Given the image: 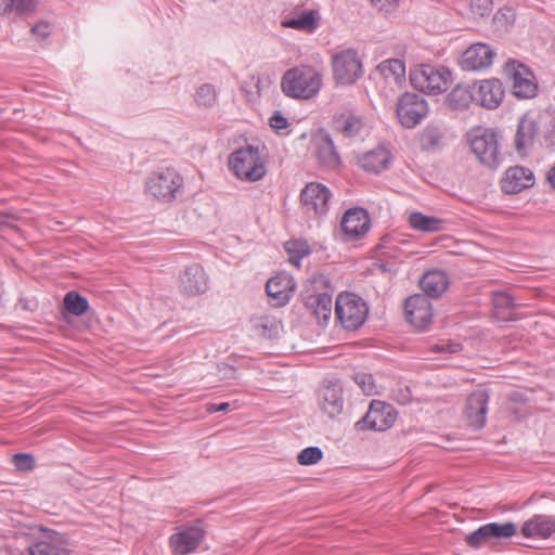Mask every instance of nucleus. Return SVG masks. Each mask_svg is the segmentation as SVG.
<instances>
[{"instance_id": "f257e3e1", "label": "nucleus", "mask_w": 555, "mask_h": 555, "mask_svg": "<svg viewBox=\"0 0 555 555\" xmlns=\"http://www.w3.org/2000/svg\"><path fill=\"white\" fill-rule=\"evenodd\" d=\"M229 168L234 176L248 182L261 180L267 173L266 156L259 146L247 144L229 155Z\"/></svg>"}, {"instance_id": "f03ea898", "label": "nucleus", "mask_w": 555, "mask_h": 555, "mask_svg": "<svg viewBox=\"0 0 555 555\" xmlns=\"http://www.w3.org/2000/svg\"><path fill=\"white\" fill-rule=\"evenodd\" d=\"M332 287L323 274H314L308 280L302 293L305 307L314 315L319 323L326 324L332 314Z\"/></svg>"}, {"instance_id": "7ed1b4c3", "label": "nucleus", "mask_w": 555, "mask_h": 555, "mask_svg": "<svg viewBox=\"0 0 555 555\" xmlns=\"http://www.w3.org/2000/svg\"><path fill=\"white\" fill-rule=\"evenodd\" d=\"M555 124L548 113H527L519 120L515 135L516 150L520 153L530 147L535 138L543 135L553 143Z\"/></svg>"}, {"instance_id": "20e7f679", "label": "nucleus", "mask_w": 555, "mask_h": 555, "mask_svg": "<svg viewBox=\"0 0 555 555\" xmlns=\"http://www.w3.org/2000/svg\"><path fill=\"white\" fill-rule=\"evenodd\" d=\"M322 85L321 75L310 66H297L286 70L281 80L282 91L289 98L310 99Z\"/></svg>"}, {"instance_id": "39448f33", "label": "nucleus", "mask_w": 555, "mask_h": 555, "mask_svg": "<svg viewBox=\"0 0 555 555\" xmlns=\"http://www.w3.org/2000/svg\"><path fill=\"white\" fill-rule=\"evenodd\" d=\"M470 151L483 166L495 169L502 162L498 134L489 128L476 127L467 133Z\"/></svg>"}, {"instance_id": "423d86ee", "label": "nucleus", "mask_w": 555, "mask_h": 555, "mask_svg": "<svg viewBox=\"0 0 555 555\" xmlns=\"http://www.w3.org/2000/svg\"><path fill=\"white\" fill-rule=\"evenodd\" d=\"M369 314V307L360 296L353 293H340L335 301L336 320L347 331L361 327Z\"/></svg>"}, {"instance_id": "0eeeda50", "label": "nucleus", "mask_w": 555, "mask_h": 555, "mask_svg": "<svg viewBox=\"0 0 555 555\" xmlns=\"http://www.w3.org/2000/svg\"><path fill=\"white\" fill-rule=\"evenodd\" d=\"M145 189L154 198L171 202L183 189V178L172 167L162 168L147 177Z\"/></svg>"}, {"instance_id": "6e6552de", "label": "nucleus", "mask_w": 555, "mask_h": 555, "mask_svg": "<svg viewBox=\"0 0 555 555\" xmlns=\"http://www.w3.org/2000/svg\"><path fill=\"white\" fill-rule=\"evenodd\" d=\"M452 79L451 72L443 67L423 64L411 70L410 81L412 86L428 94H438L446 91Z\"/></svg>"}, {"instance_id": "1a4fd4ad", "label": "nucleus", "mask_w": 555, "mask_h": 555, "mask_svg": "<svg viewBox=\"0 0 555 555\" xmlns=\"http://www.w3.org/2000/svg\"><path fill=\"white\" fill-rule=\"evenodd\" d=\"M205 537L201 521L177 527L169 538V546L173 555H188L195 552Z\"/></svg>"}, {"instance_id": "9d476101", "label": "nucleus", "mask_w": 555, "mask_h": 555, "mask_svg": "<svg viewBox=\"0 0 555 555\" xmlns=\"http://www.w3.org/2000/svg\"><path fill=\"white\" fill-rule=\"evenodd\" d=\"M397 420V411L386 402L373 400L365 415L356 423L358 429L384 431L390 428Z\"/></svg>"}, {"instance_id": "9b49d317", "label": "nucleus", "mask_w": 555, "mask_h": 555, "mask_svg": "<svg viewBox=\"0 0 555 555\" xmlns=\"http://www.w3.org/2000/svg\"><path fill=\"white\" fill-rule=\"evenodd\" d=\"M396 113L403 127L414 128L427 115L428 105L424 96L408 92L399 99Z\"/></svg>"}, {"instance_id": "f8f14e48", "label": "nucleus", "mask_w": 555, "mask_h": 555, "mask_svg": "<svg viewBox=\"0 0 555 555\" xmlns=\"http://www.w3.org/2000/svg\"><path fill=\"white\" fill-rule=\"evenodd\" d=\"M516 532L517 527L514 522H489L467 534L465 541L469 546L477 548L489 542L509 539Z\"/></svg>"}, {"instance_id": "ddd939ff", "label": "nucleus", "mask_w": 555, "mask_h": 555, "mask_svg": "<svg viewBox=\"0 0 555 555\" xmlns=\"http://www.w3.org/2000/svg\"><path fill=\"white\" fill-rule=\"evenodd\" d=\"M334 77L341 85H351L362 75V63L354 50H345L333 57Z\"/></svg>"}, {"instance_id": "4468645a", "label": "nucleus", "mask_w": 555, "mask_h": 555, "mask_svg": "<svg viewBox=\"0 0 555 555\" xmlns=\"http://www.w3.org/2000/svg\"><path fill=\"white\" fill-rule=\"evenodd\" d=\"M495 50L485 42H476L469 46L460 60V66L464 72H478L489 68L494 60Z\"/></svg>"}, {"instance_id": "2eb2a0df", "label": "nucleus", "mask_w": 555, "mask_h": 555, "mask_svg": "<svg viewBox=\"0 0 555 555\" xmlns=\"http://www.w3.org/2000/svg\"><path fill=\"white\" fill-rule=\"evenodd\" d=\"M330 190L318 182L308 183L300 194V202L306 212L324 216L328 211Z\"/></svg>"}, {"instance_id": "dca6fc26", "label": "nucleus", "mask_w": 555, "mask_h": 555, "mask_svg": "<svg viewBox=\"0 0 555 555\" xmlns=\"http://www.w3.org/2000/svg\"><path fill=\"white\" fill-rule=\"evenodd\" d=\"M489 392L478 389L469 393L466 399L464 415L468 426L480 429L486 425Z\"/></svg>"}, {"instance_id": "f3484780", "label": "nucleus", "mask_w": 555, "mask_h": 555, "mask_svg": "<svg viewBox=\"0 0 555 555\" xmlns=\"http://www.w3.org/2000/svg\"><path fill=\"white\" fill-rule=\"evenodd\" d=\"M404 311L406 320L416 328H426L433 320V308L429 299L424 295H413L405 300Z\"/></svg>"}, {"instance_id": "a211bd4d", "label": "nucleus", "mask_w": 555, "mask_h": 555, "mask_svg": "<svg viewBox=\"0 0 555 555\" xmlns=\"http://www.w3.org/2000/svg\"><path fill=\"white\" fill-rule=\"evenodd\" d=\"M507 69L513 77V92L517 98L530 99L537 93V85L527 67L516 61L507 63Z\"/></svg>"}, {"instance_id": "6ab92c4d", "label": "nucleus", "mask_w": 555, "mask_h": 555, "mask_svg": "<svg viewBox=\"0 0 555 555\" xmlns=\"http://www.w3.org/2000/svg\"><path fill=\"white\" fill-rule=\"evenodd\" d=\"M295 291V282L292 275L281 272L271 278L266 285L267 295L274 301V306L286 305Z\"/></svg>"}, {"instance_id": "aec40b11", "label": "nucleus", "mask_w": 555, "mask_h": 555, "mask_svg": "<svg viewBox=\"0 0 555 555\" xmlns=\"http://www.w3.org/2000/svg\"><path fill=\"white\" fill-rule=\"evenodd\" d=\"M180 288L188 296H196L208 289V278L201 264L193 263L185 268L180 276Z\"/></svg>"}, {"instance_id": "412c9836", "label": "nucleus", "mask_w": 555, "mask_h": 555, "mask_svg": "<svg viewBox=\"0 0 555 555\" xmlns=\"http://www.w3.org/2000/svg\"><path fill=\"white\" fill-rule=\"evenodd\" d=\"M319 21L318 11L297 7L282 20L281 25L285 28L312 34L319 27Z\"/></svg>"}, {"instance_id": "4be33fe9", "label": "nucleus", "mask_w": 555, "mask_h": 555, "mask_svg": "<svg viewBox=\"0 0 555 555\" xmlns=\"http://www.w3.org/2000/svg\"><path fill=\"white\" fill-rule=\"evenodd\" d=\"M340 227L346 238H358L370 229V218L364 209L351 208L344 214Z\"/></svg>"}, {"instance_id": "5701e85b", "label": "nucleus", "mask_w": 555, "mask_h": 555, "mask_svg": "<svg viewBox=\"0 0 555 555\" xmlns=\"http://www.w3.org/2000/svg\"><path fill=\"white\" fill-rule=\"evenodd\" d=\"M534 184L533 172L522 166L511 167L505 171L502 189L507 194H517Z\"/></svg>"}, {"instance_id": "b1692460", "label": "nucleus", "mask_w": 555, "mask_h": 555, "mask_svg": "<svg viewBox=\"0 0 555 555\" xmlns=\"http://www.w3.org/2000/svg\"><path fill=\"white\" fill-rule=\"evenodd\" d=\"M474 96L476 103L486 108L493 109L502 102L504 90L498 79L483 80L475 90Z\"/></svg>"}, {"instance_id": "393cba45", "label": "nucleus", "mask_w": 555, "mask_h": 555, "mask_svg": "<svg viewBox=\"0 0 555 555\" xmlns=\"http://www.w3.org/2000/svg\"><path fill=\"white\" fill-rule=\"evenodd\" d=\"M520 532L526 538L547 539L555 533V518L534 515L524 522Z\"/></svg>"}, {"instance_id": "a878e982", "label": "nucleus", "mask_w": 555, "mask_h": 555, "mask_svg": "<svg viewBox=\"0 0 555 555\" xmlns=\"http://www.w3.org/2000/svg\"><path fill=\"white\" fill-rule=\"evenodd\" d=\"M420 286L426 297L438 298L449 286L448 274L443 270L435 269L427 271L420 280Z\"/></svg>"}, {"instance_id": "bb28decb", "label": "nucleus", "mask_w": 555, "mask_h": 555, "mask_svg": "<svg viewBox=\"0 0 555 555\" xmlns=\"http://www.w3.org/2000/svg\"><path fill=\"white\" fill-rule=\"evenodd\" d=\"M319 404L330 417L340 414L344 405L341 388L337 385L323 387L319 395Z\"/></svg>"}, {"instance_id": "cd10ccee", "label": "nucleus", "mask_w": 555, "mask_h": 555, "mask_svg": "<svg viewBox=\"0 0 555 555\" xmlns=\"http://www.w3.org/2000/svg\"><path fill=\"white\" fill-rule=\"evenodd\" d=\"M29 555H73L60 534L50 535L29 547Z\"/></svg>"}, {"instance_id": "c85d7f7f", "label": "nucleus", "mask_w": 555, "mask_h": 555, "mask_svg": "<svg viewBox=\"0 0 555 555\" xmlns=\"http://www.w3.org/2000/svg\"><path fill=\"white\" fill-rule=\"evenodd\" d=\"M317 157L321 166L330 169L337 168L340 164L339 156L328 133H321L319 135L317 141Z\"/></svg>"}, {"instance_id": "c756f323", "label": "nucleus", "mask_w": 555, "mask_h": 555, "mask_svg": "<svg viewBox=\"0 0 555 555\" xmlns=\"http://www.w3.org/2000/svg\"><path fill=\"white\" fill-rule=\"evenodd\" d=\"M333 128L344 138L349 139L360 133L363 128V121L360 116L346 112L334 117Z\"/></svg>"}, {"instance_id": "7c9ffc66", "label": "nucleus", "mask_w": 555, "mask_h": 555, "mask_svg": "<svg viewBox=\"0 0 555 555\" xmlns=\"http://www.w3.org/2000/svg\"><path fill=\"white\" fill-rule=\"evenodd\" d=\"M376 72L386 82L400 87L405 81V65L401 60L390 59L383 61Z\"/></svg>"}, {"instance_id": "2f4dec72", "label": "nucleus", "mask_w": 555, "mask_h": 555, "mask_svg": "<svg viewBox=\"0 0 555 555\" xmlns=\"http://www.w3.org/2000/svg\"><path fill=\"white\" fill-rule=\"evenodd\" d=\"M390 163V153L385 147H376L362 155L360 166L365 170L378 173L386 169Z\"/></svg>"}, {"instance_id": "473e14b6", "label": "nucleus", "mask_w": 555, "mask_h": 555, "mask_svg": "<svg viewBox=\"0 0 555 555\" xmlns=\"http://www.w3.org/2000/svg\"><path fill=\"white\" fill-rule=\"evenodd\" d=\"M492 305L499 320L509 321L517 318L516 309L518 305L514 302V298L507 292H494L492 294Z\"/></svg>"}, {"instance_id": "72a5a7b5", "label": "nucleus", "mask_w": 555, "mask_h": 555, "mask_svg": "<svg viewBox=\"0 0 555 555\" xmlns=\"http://www.w3.org/2000/svg\"><path fill=\"white\" fill-rule=\"evenodd\" d=\"M39 0H3L0 3V15L14 13L20 17H27L37 11Z\"/></svg>"}, {"instance_id": "f704fd0d", "label": "nucleus", "mask_w": 555, "mask_h": 555, "mask_svg": "<svg viewBox=\"0 0 555 555\" xmlns=\"http://www.w3.org/2000/svg\"><path fill=\"white\" fill-rule=\"evenodd\" d=\"M475 101L474 92L468 87L457 86L447 96V104L455 111L467 108Z\"/></svg>"}, {"instance_id": "c9c22d12", "label": "nucleus", "mask_w": 555, "mask_h": 555, "mask_svg": "<svg viewBox=\"0 0 555 555\" xmlns=\"http://www.w3.org/2000/svg\"><path fill=\"white\" fill-rule=\"evenodd\" d=\"M409 222L413 229L424 232H437L441 230V220L425 216L421 212L411 214Z\"/></svg>"}, {"instance_id": "e433bc0d", "label": "nucleus", "mask_w": 555, "mask_h": 555, "mask_svg": "<svg viewBox=\"0 0 555 555\" xmlns=\"http://www.w3.org/2000/svg\"><path fill=\"white\" fill-rule=\"evenodd\" d=\"M285 250L289 256V262L299 267L300 259L310 254L309 245L304 240H293L285 243Z\"/></svg>"}, {"instance_id": "4c0bfd02", "label": "nucleus", "mask_w": 555, "mask_h": 555, "mask_svg": "<svg viewBox=\"0 0 555 555\" xmlns=\"http://www.w3.org/2000/svg\"><path fill=\"white\" fill-rule=\"evenodd\" d=\"M65 309L74 315H82L89 308L88 300L77 292H68L64 297Z\"/></svg>"}, {"instance_id": "58836bf2", "label": "nucleus", "mask_w": 555, "mask_h": 555, "mask_svg": "<svg viewBox=\"0 0 555 555\" xmlns=\"http://www.w3.org/2000/svg\"><path fill=\"white\" fill-rule=\"evenodd\" d=\"M443 134L437 127H427L421 137L422 147L425 150H436L441 146Z\"/></svg>"}, {"instance_id": "ea45409f", "label": "nucleus", "mask_w": 555, "mask_h": 555, "mask_svg": "<svg viewBox=\"0 0 555 555\" xmlns=\"http://www.w3.org/2000/svg\"><path fill=\"white\" fill-rule=\"evenodd\" d=\"M515 12L513 9L503 8L493 16V24L498 30L507 31L515 22Z\"/></svg>"}, {"instance_id": "a19ab883", "label": "nucleus", "mask_w": 555, "mask_h": 555, "mask_svg": "<svg viewBox=\"0 0 555 555\" xmlns=\"http://www.w3.org/2000/svg\"><path fill=\"white\" fill-rule=\"evenodd\" d=\"M216 98L215 87L210 83H205L197 89L195 101L199 106L210 107L215 104Z\"/></svg>"}, {"instance_id": "79ce46f5", "label": "nucleus", "mask_w": 555, "mask_h": 555, "mask_svg": "<svg viewBox=\"0 0 555 555\" xmlns=\"http://www.w3.org/2000/svg\"><path fill=\"white\" fill-rule=\"evenodd\" d=\"M323 457V452L318 447H309L304 449L298 455H297V462L300 465L309 466L317 464L320 462Z\"/></svg>"}, {"instance_id": "37998d69", "label": "nucleus", "mask_w": 555, "mask_h": 555, "mask_svg": "<svg viewBox=\"0 0 555 555\" xmlns=\"http://www.w3.org/2000/svg\"><path fill=\"white\" fill-rule=\"evenodd\" d=\"M254 326L263 337H272L276 334L278 326L269 317H259L254 320Z\"/></svg>"}, {"instance_id": "c03bdc74", "label": "nucleus", "mask_w": 555, "mask_h": 555, "mask_svg": "<svg viewBox=\"0 0 555 555\" xmlns=\"http://www.w3.org/2000/svg\"><path fill=\"white\" fill-rule=\"evenodd\" d=\"M353 379L365 395L373 396L377 392L372 374L359 372L354 374Z\"/></svg>"}, {"instance_id": "a18cd8bd", "label": "nucleus", "mask_w": 555, "mask_h": 555, "mask_svg": "<svg viewBox=\"0 0 555 555\" xmlns=\"http://www.w3.org/2000/svg\"><path fill=\"white\" fill-rule=\"evenodd\" d=\"M469 9L474 16L483 17L492 11V0H469Z\"/></svg>"}, {"instance_id": "49530a36", "label": "nucleus", "mask_w": 555, "mask_h": 555, "mask_svg": "<svg viewBox=\"0 0 555 555\" xmlns=\"http://www.w3.org/2000/svg\"><path fill=\"white\" fill-rule=\"evenodd\" d=\"M13 463L18 470L29 472L35 466V459L27 453H17L13 456Z\"/></svg>"}, {"instance_id": "de8ad7c7", "label": "nucleus", "mask_w": 555, "mask_h": 555, "mask_svg": "<svg viewBox=\"0 0 555 555\" xmlns=\"http://www.w3.org/2000/svg\"><path fill=\"white\" fill-rule=\"evenodd\" d=\"M51 31V26L46 21H40L31 27V34L39 39H46Z\"/></svg>"}, {"instance_id": "09e8293b", "label": "nucleus", "mask_w": 555, "mask_h": 555, "mask_svg": "<svg viewBox=\"0 0 555 555\" xmlns=\"http://www.w3.org/2000/svg\"><path fill=\"white\" fill-rule=\"evenodd\" d=\"M433 350L435 352H450V353H455V352H459L462 350V346L460 344H449V343H443V344H438V345H435L433 347Z\"/></svg>"}, {"instance_id": "8fccbe9b", "label": "nucleus", "mask_w": 555, "mask_h": 555, "mask_svg": "<svg viewBox=\"0 0 555 555\" xmlns=\"http://www.w3.org/2000/svg\"><path fill=\"white\" fill-rule=\"evenodd\" d=\"M270 126L275 130H283L288 126L287 119L280 113H275L270 118Z\"/></svg>"}, {"instance_id": "3c124183", "label": "nucleus", "mask_w": 555, "mask_h": 555, "mask_svg": "<svg viewBox=\"0 0 555 555\" xmlns=\"http://www.w3.org/2000/svg\"><path fill=\"white\" fill-rule=\"evenodd\" d=\"M371 3L380 11H390L397 7V0H371Z\"/></svg>"}, {"instance_id": "603ef678", "label": "nucleus", "mask_w": 555, "mask_h": 555, "mask_svg": "<svg viewBox=\"0 0 555 555\" xmlns=\"http://www.w3.org/2000/svg\"><path fill=\"white\" fill-rule=\"evenodd\" d=\"M393 399L400 404H406L411 399V392L408 388L404 390L399 389L397 393H393Z\"/></svg>"}, {"instance_id": "864d4df0", "label": "nucleus", "mask_w": 555, "mask_h": 555, "mask_svg": "<svg viewBox=\"0 0 555 555\" xmlns=\"http://www.w3.org/2000/svg\"><path fill=\"white\" fill-rule=\"evenodd\" d=\"M230 403L223 402L220 404H209L207 408L208 412H225L228 411Z\"/></svg>"}, {"instance_id": "5fc2aeb1", "label": "nucleus", "mask_w": 555, "mask_h": 555, "mask_svg": "<svg viewBox=\"0 0 555 555\" xmlns=\"http://www.w3.org/2000/svg\"><path fill=\"white\" fill-rule=\"evenodd\" d=\"M547 180L550 184L555 189V166L548 170Z\"/></svg>"}]
</instances>
